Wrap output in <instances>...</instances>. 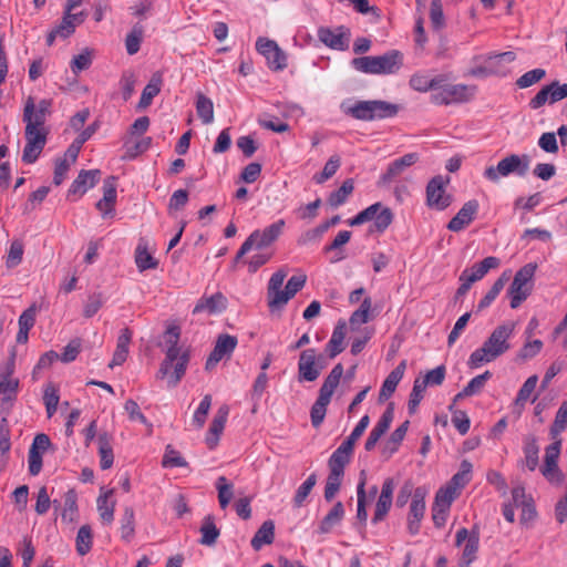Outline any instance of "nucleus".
<instances>
[{"label":"nucleus","mask_w":567,"mask_h":567,"mask_svg":"<svg viewBox=\"0 0 567 567\" xmlns=\"http://www.w3.org/2000/svg\"><path fill=\"white\" fill-rule=\"evenodd\" d=\"M513 332L514 323L507 322L496 327L483 346L472 352L467 362L468 367L478 368L507 352L511 349L508 340Z\"/></svg>","instance_id":"obj_1"},{"label":"nucleus","mask_w":567,"mask_h":567,"mask_svg":"<svg viewBox=\"0 0 567 567\" xmlns=\"http://www.w3.org/2000/svg\"><path fill=\"white\" fill-rule=\"evenodd\" d=\"M398 112L399 106L396 104L380 100L359 101L348 110V114L360 121L394 117Z\"/></svg>","instance_id":"obj_2"},{"label":"nucleus","mask_w":567,"mask_h":567,"mask_svg":"<svg viewBox=\"0 0 567 567\" xmlns=\"http://www.w3.org/2000/svg\"><path fill=\"white\" fill-rule=\"evenodd\" d=\"M529 162V156L526 154L522 156L512 154L501 159L496 166L486 167L483 175L492 183H498L501 177H506L511 174L524 177L528 173Z\"/></svg>","instance_id":"obj_3"},{"label":"nucleus","mask_w":567,"mask_h":567,"mask_svg":"<svg viewBox=\"0 0 567 567\" xmlns=\"http://www.w3.org/2000/svg\"><path fill=\"white\" fill-rule=\"evenodd\" d=\"M287 277L285 269H279L270 277L267 286V305L271 312L281 310L291 298L286 289H281Z\"/></svg>","instance_id":"obj_4"},{"label":"nucleus","mask_w":567,"mask_h":567,"mask_svg":"<svg viewBox=\"0 0 567 567\" xmlns=\"http://www.w3.org/2000/svg\"><path fill=\"white\" fill-rule=\"evenodd\" d=\"M449 178L434 176L426 185V205L435 210H444L452 204V195L446 193Z\"/></svg>","instance_id":"obj_5"},{"label":"nucleus","mask_w":567,"mask_h":567,"mask_svg":"<svg viewBox=\"0 0 567 567\" xmlns=\"http://www.w3.org/2000/svg\"><path fill=\"white\" fill-rule=\"evenodd\" d=\"M256 50L265 56L270 70L278 72L287 68V55L274 40L258 38Z\"/></svg>","instance_id":"obj_6"},{"label":"nucleus","mask_w":567,"mask_h":567,"mask_svg":"<svg viewBox=\"0 0 567 567\" xmlns=\"http://www.w3.org/2000/svg\"><path fill=\"white\" fill-rule=\"evenodd\" d=\"M51 101L41 100L38 105L31 96L28 97L23 110V122L25 127L33 126V131H44L42 126L45 123L47 115L50 113Z\"/></svg>","instance_id":"obj_7"},{"label":"nucleus","mask_w":567,"mask_h":567,"mask_svg":"<svg viewBox=\"0 0 567 567\" xmlns=\"http://www.w3.org/2000/svg\"><path fill=\"white\" fill-rule=\"evenodd\" d=\"M285 227V220L279 219L266 227L264 230H254L248 238L245 240L249 244V247L257 250H262L275 243L281 235Z\"/></svg>","instance_id":"obj_8"},{"label":"nucleus","mask_w":567,"mask_h":567,"mask_svg":"<svg viewBox=\"0 0 567 567\" xmlns=\"http://www.w3.org/2000/svg\"><path fill=\"white\" fill-rule=\"evenodd\" d=\"M238 343L237 337L228 333H221L218 336L215 347L207 358L205 369L207 371L213 370L219 361L224 358H230L231 353L236 349Z\"/></svg>","instance_id":"obj_9"},{"label":"nucleus","mask_w":567,"mask_h":567,"mask_svg":"<svg viewBox=\"0 0 567 567\" xmlns=\"http://www.w3.org/2000/svg\"><path fill=\"white\" fill-rule=\"evenodd\" d=\"M181 337V329L177 326H171L167 328L165 332V341L168 344V348L166 350V355L164 361L161 363L159 370H158V377L165 378L169 374V371L175 362V360L178 358V353L181 352V349L178 347V341Z\"/></svg>","instance_id":"obj_10"},{"label":"nucleus","mask_w":567,"mask_h":567,"mask_svg":"<svg viewBox=\"0 0 567 567\" xmlns=\"http://www.w3.org/2000/svg\"><path fill=\"white\" fill-rule=\"evenodd\" d=\"M27 144L23 150L22 161L27 164L34 163L40 156L47 143L45 131H33V126L25 127Z\"/></svg>","instance_id":"obj_11"},{"label":"nucleus","mask_w":567,"mask_h":567,"mask_svg":"<svg viewBox=\"0 0 567 567\" xmlns=\"http://www.w3.org/2000/svg\"><path fill=\"white\" fill-rule=\"evenodd\" d=\"M560 449L561 441L558 440L548 445L545 451V464L540 471L545 478L551 483H560L564 480V475L557 464Z\"/></svg>","instance_id":"obj_12"},{"label":"nucleus","mask_w":567,"mask_h":567,"mask_svg":"<svg viewBox=\"0 0 567 567\" xmlns=\"http://www.w3.org/2000/svg\"><path fill=\"white\" fill-rule=\"evenodd\" d=\"M338 32L330 28L321 27L318 29L319 40L330 49L344 51L349 47V29L339 27Z\"/></svg>","instance_id":"obj_13"},{"label":"nucleus","mask_w":567,"mask_h":567,"mask_svg":"<svg viewBox=\"0 0 567 567\" xmlns=\"http://www.w3.org/2000/svg\"><path fill=\"white\" fill-rule=\"evenodd\" d=\"M316 364V349L309 348L302 350L298 361V381H316L320 375Z\"/></svg>","instance_id":"obj_14"},{"label":"nucleus","mask_w":567,"mask_h":567,"mask_svg":"<svg viewBox=\"0 0 567 567\" xmlns=\"http://www.w3.org/2000/svg\"><path fill=\"white\" fill-rule=\"evenodd\" d=\"M394 481L391 477L384 480L381 488V494L377 501L372 523L378 524L382 522L388 515L393 501Z\"/></svg>","instance_id":"obj_15"},{"label":"nucleus","mask_w":567,"mask_h":567,"mask_svg":"<svg viewBox=\"0 0 567 567\" xmlns=\"http://www.w3.org/2000/svg\"><path fill=\"white\" fill-rule=\"evenodd\" d=\"M478 210V202L472 199L466 202L457 214L449 221L447 229L451 231H461L468 226L475 218Z\"/></svg>","instance_id":"obj_16"},{"label":"nucleus","mask_w":567,"mask_h":567,"mask_svg":"<svg viewBox=\"0 0 567 567\" xmlns=\"http://www.w3.org/2000/svg\"><path fill=\"white\" fill-rule=\"evenodd\" d=\"M394 417V406L393 403H390L383 414L381 415L380 420L375 424V426L371 430L365 444L364 449L365 451L370 452L372 451L378 441L381 439V436L389 430L392 421Z\"/></svg>","instance_id":"obj_17"},{"label":"nucleus","mask_w":567,"mask_h":567,"mask_svg":"<svg viewBox=\"0 0 567 567\" xmlns=\"http://www.w3.org/2000/svg\"><path fill=\"white\" fill-rule=\"evenodd\" d=\"M419 161L416 153H408L402 157L393 161L386 172L380 177L379 185H386L394 178L400 176L408 167L414 165Z\"/></svg>","instance_id":"obj_18"},{"label":"nucleus","mask_w":567,"mask_h":567,"mask_svg":"<svg viewBox=\"0 0 567 567\" xmlns=\"http://www.w3.org/2000/svg\"><path fill=\"white\" fill-rule=\"evenodd\" d=\"M228 414L229 408L226 404H223L217 410L206 436V443L210 450H213L218 444L219 435L223 433L225 429Z\"/></svg>","instance_id":"obj_19"},{"label":"nucleus","mask_w":567,"mask_h":567,"mask_svg":"<svg viewBox=\"0 0 567 567\" xmlns=\"http://www.w3.org/2000/svg\"><path fill=\"white\" fill-rule=\"evenodd\" d=\"M354 445L344 440L341 445L331 454L328 466L329 471L344 474V467L350 462Z\"/></svg>","instance_id":"obj_20"},{"label":"nucleus","mask_w":567,"mask_h":567,"mask_svg":"<svg viewBox=\"0 0 567 567\" xmlns=\"http://www.w3.org/2000/svg\"><path fill=\"white\" fill-rule=\"evenodd\" d=\"M377 59L379 74L396 73L403 65V54L399 50H390Z\"/></svg>","instance_id":"obj_21"},{"label":"nucleus","mask_w":567,"mask_h":567,"mask_svg":"<svg viewBox=\"0 0 567 567\" xmlns=\"http://www.w3.org/2000/svg\"><path fill=\"white\" fill-rule=\"evenodd\" d=\"M101 176L100 169H82L78 177L73 181L70 186L69 195L81 193L84 194L87 188H92L99 182Z\"/></svg>","instance_id":"obj_22"},{"label":"nucleus","mask_w":567,"mask_h":567,"mask_svg":"<svg viewBox=\"0 0 567 567\" xmlns=\"http://www.w3.org/2000/svg\"><path fill=\"white\" fill-rule=\"evenodd\" d=\"M499 264L501 261L497 257L489 256L474 264L471 269H465L462 275L466 276L468 281L474 284L481 280L491 269L497 268Z\"/></svg>","instance_id":"obj_23"},{"label":"nucleus","mask_w":567,"mask_h":567,"mask_svg":"<svg viewBox=\"0 0 567 567\" xmlns=\"http://www.w3.org/2000/svg\"><path fill=\"white\" fill-rule=\"evenodd\" d=\"M524 460L522 464L525 465L529 471H535L539 461V446L535 435H526L524 437Z\"/></svg>","instance_id":"obj_24"},{"label":"nucleus","mask_w":567,"mask_h":567,"mask_svg":"<svg viewBox=\"0 0 567 567\" xmlns=\"http://www.w3.org/2000/svg\"><path fill=\"white\" fill-rule=\"evenodd\" d=\"M163 84L162 74L159 72L153 73L150 82L143 89L137 107L144 110L152 104L153 99L161 92Z\"/></svg>","instance_id":"obj_25"},{"label":"nucleus","mask_w":567,"mask_h":567,"mask_svg":"<svg viewBox=\"0 0 567 567\" xmlns=\"http://www.w3.org/2000/svg\"><path fill=\"white\" fill-rule=\"evenodd\" d=\"M275 539V523L271 519L265 520L254 535L250 544L255 550L261 549L265 545H270Z\"/></svg>","instance_id":"obj_26"},{"label":"nucleus","mask_w":567,"mask_h":567,"mask_svg":"<svg viewBox=\"0 0 567 567\" xmlns=\"http://www.w3.org/2000/svg\"><path fill=\"white\" fill-rule=\"evenodd\" d=\"M475 86L465 84L445 85L444 94L447 96L449 103H462L470 101L475 93Z\"/></svg>","instance_id":"obj_27"},{"label":"nucleus","mask_w":567,"mask_h":567,"mask_svg":"<svg viewBox=\"0 0 567 567\" xmlns=\"http://www.w3.org/2000/svg\"><path fill=\"white\" fill-rule=\"evenodd\" d=\"M346 337V323L339 322L326 346V353L330 359L336 358L344 350L343 341Z\"/></svg>","instance_id":"obj_28"},{"label":"nucleus","mask_w":567,"mask_h":567,"mask_svg":"<svg viewBox=\"0 0 567 567\" xmlns=\"http://www.w3.org/2000/svg\"><path fill=\"white\" fill-rule=\"evenodd\" d=\"M199 532L202 534L199 543L205 546H214L220 535L215 517L210 514L204 517Z\"/></svg>","instance_id":"obj_29"},{"label":"nucleus","mask_w":567,"mask_h":567,"mask_svg":"<svg viewBox=\"0 0 567 567\" xmlns=\"http://www.w3.org/2000/svg\"><path fill=\"white\" fill-rule=\"evenodd\" d=\"M226 309V298L221 292H216L208 298H202L195 306L193 312L199 313L207 310L210 313L220 312Z\"/></svg>","instance_id":"obj_30"},{"label":"nucleus","mask_w":567,"mask_h":567,"mask_svg":"<svg viewBox=\"0 0 567 567\" xmlns=\"http://www.w3.org/2000/svg\"><path fill=\"white\" fill-rule=\"evenodd\" d=\"M343 372V365L341 363H337L324 379L319 390V394L331 399L334 393V390L338 388L340 383Z\"/></svg>","instance_id":"obj_31"},{"label":"nucleus","mask_w":567,"mask_h":567,"mask_svg":"<svg viewBox=\"0 0 567 567\" xmlns=\"http://www.w3.org/2000/svg\"><path fill=\"white\" fill-rule=\"evenodd\" d=\"M100 465L102 470H109L113 465L114 455L111 445V436L104 432L97 437Z\"/></svg>","instance_id":"obj_32"},{"label":"nucleus","mask_w":567,"mask_h":567,"mask_svg":"<svg viewBox=\"0 0 567 567\" xmlns=\"http://www.w3.org/2000/svg\"><path fill=\"white\" fill-rule=\"evenodd\" d=\"M78 494L71 488L64 494V504L61 513V519L65 523H73L78 519Z\"/></svg>","instance_id":"obj_33"},{"label":"nucleus","mask_w":567,"mask_h":567,"mask_svg":"<svg viewBox=\"0 0 567 567\" xmlns=\"http://www.w3.org/2000/svg\"><path fill=\"white\" fill-rule=\"evenodd\" d=\"M344 516V507L341 502H337L330 512L323 517L319 526V533L328 534L333 526L339 524Z\"/></svg>","instance_id":"obj_34"},{"label":"nucleus","mask_w":567,"mask_h":567,"mask_svg":"<svg viewBox=\"0 0 567 567\" xmlns=\"http://www.w3.org/2000/svg\"><path fill=\"white\" fill-rule=\"evenodd\" d=\"M135 264L138 271L143 272L157 268L158 260L148 252L147 245L141 241L135 249Z\"/></svg>","instance_id":"obj_35"},{"label":"nucleus","mask_w":567,"mask_h":567,"mask_svg":"<svg viewBox=\"0 0 567 567\" xmlns=\"http://www.w3.org/2000/svg\"><path fill=\"white\" fill-rule=\"evenodd\" d=\"M444 79L442 76L429 78L424 74H414L410 80V85L415 91L426 92L442 87Z\"/></svg>","instance_id":"obj_36"},{"label":"nucleus","mask_w":567,"mask_h":567,"mask_svg":"<svg viewBox=\"0 0 567 567\" xmlns=\"http://www.w3.org/2000/svg\"><path fill=\"white\" fill-rule=\"evenodd\" d=\"M353 189H354L353 179L352 178L346 179L342 183V185L340 186V188H338L337 190H334L330 194V196L328 197V204L332 208H337V207L343 205L347 202L348 197L352 194Z\"/></svg>","instance_id":"obj_37"},{"label":"nucleus","mask_w":567,"mask_h":567,"mask_svg":"<svg viewBox=\"0 0 567 567\" xmlns=\"http://www.w3.org/2000/svg\"><path fill=\"white\" fill-rule=\"evenodd\" d=\"M509 276L504 272L491 287L487 293L482 298V300L477 305V311H482L485 308L489 307L491 303L496 299L505 284L508 281Z\"/></svg>","instance_id":"obj_38"},{"label":"nucleus","mask_w":567,"mask_h":567,"mask_svg":"<svg viewBox=\"0 0 567 567\" xmlns=\"http://www.w3.org/2000/svg\"><path fill=\"white\" fill-rule=\"evenodd\" d=\"M196 112L204 124H210L214 120V105L209 97L197 93Z\"/></svg>","instance_id":"obj_39"},{"label":"nucleus","mask_w":567,"mask_h":567,"mask_svg":"<svg viewBox=\"0 0 567 567\" xmlns=\"http://www.w3.org/2000/svg\"><path fill=\"white\" fill-rule=\"evenodd\" d=\"M112 494L113 491L110 489L104 495H100L96 501L100 517L105 524H111L114 518L115 502L109 504V497Z\"/></svg>","instance_id":"obj_40"},{"label":"nucleus","mask_w":567,"mask_h":567,"mask_svg":"<svg viewBox=\"0 0 567 567\" xmlns=\"http://www.w3.org/2000/svg\"><path fill=\"white\" fill-rule=\"evenodd\" d=\"M330 401L331 399L329 398H326L321 394L318 395L310 411L311 424L313 427H319L323 422L327 413V406L329 405Z\"/></svg>","instance_id":"obj_41"},{"label":"nucleus","mask_w":567,"mask_h":567,"mask_svg":"<svg viewBox=\"0 0 567 567\" xmlns=\"http://www.w3.org/2000/svg\"><path fill=\"white\" fill-rule=\"evenodd\" d=\"M92 542H93V535H92L91 526L90 525L81 526L78 532L76 538H75L78 554L81 556L86 555L92 548Z\"/></svg>","instance_id":"obj_42"},{"label":"nucleus","mask_w":567,"mask_h":567,"mask_svg":"<svg viewBox=\"0 0 567 567\" xmlns=\"http://www.w3.org/2000/svg\"><path fill=\"white\" fill-rule=\"evenodd\" d=\"M456 496L457 492L455 486L446 485L445 487H441L435 494L433 506L450 511L452 502Z\"/></svg>","instance_id":"obj_43"},{"label":"nucleus","mask_w":567,"mask_h":567,"mask_svg":"<svg viewBox=\"0 0 567 567\" xmlns=\"http://www.w3.org/2000/svg\"><path fill=\"white\" fill-rule=\"evenodd\" d=\"M216 488L218 491L219 505L225 509L234 497V485L225 476H219L216 481Z\"/></svg>","instance_id":"obj_44"},{"label":"nucleus","mask_w":567,"mask_h":567,"mask_svg":"<svg viewBox=\"0 0 567 567\" xmlns=\"http://www.w3.org/2000/svg\"><path fill=\"white\" fill-rule=\"evenodd\" d=\"M478 550V536L474 533L468 537L467 543L463 549L462 557L458 561V567H470L475 560Z\"/></svg>","instance_id":"obj_45"},{"label":"nucleus","mask_w":567,"mask_h":567,"mask_svg":"<svg viewBox=\"0 0 567 567\" xmlns=\"http://www.w3.org/2000/svg\"><path fill=\"white\" fill-rule=\"evenodd\" d=\"M425 506L411 504L408 516V530L411 535H416L420 532L421 520L424 517Z\"/></svg>","instance_id":"obj_46"},{"label":"nucleus","mask_w":567,"mask_h":567,"mask_svg":"<svg viewBox=\"0 0 567 567\" xmlns=\"http://www.w3.org/2000/svg\"><path fill=\"white\" fill-rule=\"evenodd\" d=\"M51 504L54 506L55 509L61 507V503L58 499H54L51 502L50 495L48 493V489L45 486H42L38 491L37 495V502L34 506V511L38 515H44L48 513Z\"/></svg>","instance_id":"obj_47"},{"label":"nucleus","mask_w":567,"mask_h":567,"mask_svg":"<svg viewBox=\"0 0 567 567\" xmlns=\"http://www.w3.org/2000/svg\"><path fill=\"white\" fill-rule=\"evenodd\" d=\"M354 70L367 74H379L377 56H360L351 61Z\"/></svg>","instance_id":"obj_48"},{"label":"nucleus","mask_w":567,"mask_h":567,"mask_svg":"<svg viewBox=\"0 0 567 567\" xmlns=\"http://www.w3.org/2000/svg\"><path fill=\"white\" fill-rule=\"evenodd\" d=\"M341 164L340 157L338 155H332L328 162L324 164V167L321 173L315 174L312 179L317 184H322L329 178H331L337 171L339 169Z\"/></svg>","instance_id":"obj_49"},{"label":"nucleus","mask_w":567,"mask_h":567,"mask_svg":"<svg viewBox=\"0 0 567 567\" xmlns=\"http://www.w3.org/2000/svg\"><path fill=\"white\" fill-rule=\"evenodd\" d=\"M507 292L511 297V308L516 309L530 295L532 287H522L519 284L512 281Z\"/></svg>","instance_id":"obj_50"},{"label":"nucleus","mask_w":567,"mask_h":567,"mask_svg":"<svg viewBox=\"0 0 567 567\" xmlns=\"http://www.w3.org/2000/svg\"><path fill=\"white\" fill-rule=\"evenodd\" d=\"M176 363L174 365V372L169 375L168 379V386L174 388L177 385V383L181 381L183 375L185 374L189 355L187 352L178 353V358L175 360Z\"/></svg>","instance_id":"obj_51"},{"label":"nucleus","mask_w":567,"mask_h":567,"mask_svg":"<svg viewBox=\"0 0 567 567\" xmlns=\"http://www.w3.org/2000/svg\"><path fill=\"white\" fill-rule=\"evenodd\" d=\"M344 474L329 471L324 486V499L331 502L340 489L342 478Z\"/></svg>","instance_id":"obj_52"},{"label":"nucleus","mask_w":567,"mask_h":567,"mask_svg":"<svg viewBox=\"0 0 567 567\" xmlns=\"http://www.w3.org/2000/svg\"><path fill=\"white\" fill-rule=\"evenodd\" d=\"M135 533L134 524V511L127 506L124 508V513L121 519V536L124 540H131Z\"/></svg>","instance_id":"obj_53"},{"label":"nucleus","mask_w":567,"mask_h":567,"mask_svg":"<svg viewBox=\"0 0 567 567\" xmlns=\"http://www.w3.org/2000/svg\"><path fill=\"white\" fill-rule=\"evenodd\" d=\"M382 204L375 203L360 212L357 216L348 220L350 226H359L370 220H375L378 212L381 209Z\"/></svg>","instance_id":"obj_54"},{"label":"nucleus","mask_w":567,"mask_h":567,"mask_svg":"<svg viewBox=\"0 0 567 567\" xmlns=\"http://www.w3.org/2000/svg\"><path fill=\"white\" fill-rule=\"evenodd\" d=\"M317 483V475L312 473L308 476V478L298 487L296 495L293 497V504L296 507L302 506L306 498L310 494L311 489Z\"/></svg>","instance_id":"obj_55"},{"label":"nucleus","mask_w":567,"mask_h":567,"mask_svg":"<svg viewBox=\"0 0 567 567\" xmlns=\"http://www.w3.org/2000/svg\"><path fill=\"white\" fill-rule=\"evenodd\" d=\"M492 378V373L489 371H485L484 373L476 375L473 378L467 385L462 390L463 395H475L480 393L485 383Z\"/></svg>","instance_id":"obj_56"},{"label":"nucleus","mask_w":567,"mask_h":567,"mask_svg":"<svg viewBox=\"0 0 567 567\" xmlns=\"http://www.w3.org/2000/svg\"><path fill=\"white\" fill-rule=\"evenodd\" d=\"M426 386L421 383V379L416 378L413 383L412 391L408 403V410L410 414H414L417 410L420 402L423 399Z\"/></svg>","instance_id":"obj_57"},{"label":"nucleus","mask_w":567,"mask_h":567,"mask_svg":"<svg viewBox=\"0 0 567 567\" xmlns=\"http://www.w3.org/2000/svg\"><path fill=\"white\" fill-rule=\"evenodd\" d=\"M537 382H538V377L536 374L530 375L524 382V384L522 385V388L519 389V391L517 393V396H516V400H515V404L516 405L523 406L528 401V399L530 398L532 393L536 389Z\"/></svg>","instance_id":"obj_58"},{"label":"nucleus","mask_w":567,"mask_h":567,"mask_svg":"<svg viewBox=\"0 0 567 567\" xmlns=\"http://www.w3.org/2000/svg\"><path fill=\"white\" fill-rule=\"evenodd\" d=\"M188 463L184 457L181 456L179 452L173 449L172 445H167L165 454L162 460V466L164 467H186Z\"/></svg>","instance_id":"obj_59"},{"label":"nucleus","mask_w":567,"mask_h":567,"mask_svg":"<svg viewBox=\"0 0 567 567\" xmlns=\"http://www.w3.org/2000/svg\"><path fill=\"white\" fill-rule=\"evenodd\" d=\"M567 427V401H564L556 412L555 420L550 426L551 436H556Z\"/></svg>","instance_id":"obj_60"},{"label":"nucleus","mask_w":567,"mask_h":567,"mask_svg":"<svg viewBox=\"0 0 567 567\" xmlns=\"http://www.w3.org/2000/svg\"><path fill=\"white\" fill-rule=\"evenodd\" d=\"M546 75V71L544 69H534L527 71L522 76H519L516 81V85L520 89H526L532 86L533 84L543 80Z\"/></svg>","instance_id":"obj_61"},{"label":"nucleus","mask_w":567,"mask_h":567,"mask_svg":"<svg viewBox=\"0 0 567 567\" xmlns=\"http://www.w3.org/2000/svg\"><path fill=\"white\" fill-rule=\"evenodd\" d=\"M210 405H212V395L206 394L203 398V400L200 401V403L193 416V422L198 429L204 426L206 416L210 410Z\"/></svg>","instance_id":"obj_62"},{"label":"nucleus","mask_w":567,"mask_h":567,"mask_svg":"<svg viewBox=\"0 0 567 567\" xmlns=\"http://www.w3.org/2000/svg\"><path fill=\"white\" fill-rule=\"evenodd\" d=\"M371 309V299L364 298L359 309H357L350 317V324L353 327L355 324L367 323L369 321V312Z\"/></svg>","instance_id":"obj_63"},{"label":"nucleus","mask_w":567,"mask_h":567,"mask_svg":"<svg viewBox=\"0 0 567 567\" xmlns=\"http://www.w3.org/2000/svg\"><path fill=\"white\" fill-rule=\"evenodd\" d=\"M23 244L20 240H13L10 245L7 256V267L14 268L22 261Z\"/></svg>","instance_id":"obj_64"}]
</instances>
